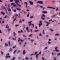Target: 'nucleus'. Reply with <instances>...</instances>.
I'll return each instance as SVG.
<instances>
[{"label":"nucleus","instance_id":"nucleus-1","mask_svg":"<svg viewBox=\"0 0 60 60\" xmlns=\"http://www.w3.org/2000/svg\"><path fill=\"white\" fill-rule=\"evenodd\" d=\"M15 2L16 4H17V5H18V6H19V7H21V5H19V4H18V2H19V0H15Z\"/></svg>","mask_w":60,"mask_h":60},{"label":"nucleus","instance_id":"nucleus-2","mask_svg":"<svg viewBox=\"0 0 60 60\" xmlns=\"http://www.w3.org/2000/svg\"><path fill=\"white\" fill-rule=\"evenodd\" d=\"M43 17H44V18H45L46 17L45 16V15H44L43 14L41 16V19H42V20H44V19H45L43 18Z\"/></svg>","mask_w":60,"mask_h":60},{"label":"nucleus","instance_id":"nucleus-3","mask_svg":"<svg viewBox=\"0 0 60 60\" xmlns=\"http://www.w3.org/2000/svg\"><path fill=\"white\" fill-rule=\"evenodd\" d=\"M37 3H39V4H44L43 3V1H39L37 2Z\"/></svg>","mask_w":60,"mask_h":60},{"label":"nucleus","instance_id":"nucleus-4","mask_svg":"<svg viewBox=\"0 0 60 60\" xmlns=\"http://www.w3.org/2000/svg\"><path fill=\"white\" fill-rule=\"evenodd\" d=\"M47 8H49V9H53L54 10H55V8H53L52 7H47Z\"/></svg>","mask_w":60,"mask_h":60},{"label":"nucleus","instance_id":"nucleus-5","mask_svg":"<svg viewBox=\"0 0 60 60\" xmlns=\"http://www.w3.org/2000/svg\"><path fill=\"white\" fill-rule=\"evenodd\" d=\"M23 3L24 4H26V8H27V4H28L27 3V2H24Z\"/></svg>","mask_w":60,"mask_h":60},{"label":"nucleus","instance_id":"nucleus-6","mask_svg":"<svg viewBox=\"0 0 60 60\" xmlns=\"http://www.w3.org/2000/svg\"><path fill=\"white\" fill-rule=\"evenodd\" d=\"M29 2L30 4L31 5H32V4H33V2H32V1H30L29 0Z\"/></svg>","mask_w":60,"mask_h":60},{"label":"nucleus","instance_id":"nucleus-7","mask_svg":"<svg viewBox=\"0 0 60 60\" xmlns=\"http://www.w3.org/2000/svg\"><path fill=\"white\" fill-rule=\"evenodd\" d=\"M23 55H25V54L26 53V51H25V50H24L23 51Z\"/></svg>","mask_w":60,"mask_h":60},{"label":"nucleus","instance_id":"nucleus-8","mask_svg":"<svg viewBox=\"0 0 60 60\" xmlns=\"http://www.w3.org/2000/svg\"><path fill=\"white\" fill-rule=\"evenodd\" d=\"M42 13H47V11H43L42 12Z\"/></svg>","mask_w":60,"mask_h":60},{"label":"nucleus","instance_id":"nucleus-9","mask_svg":"<svg viewBox=\"0 0 60 60\" xmlns=\"http://www.w3.org/2000/svg\"><path fill=\"white\" fill-rule=\"evenodd\" d=\"M38 25L39 27H41V26H42V23H39Z\"/></svg>","mask_w":60,"mask_h":60},{"label":"nucleus","instance_id":"nucleus-10","mask_svg":"<svg viewBox=\"0 0 60 60\" xmlns=\"http://www.w3.org/2000/svg\"><path fill=\"white\" fill-rule=\"evenodd\" d=\"M38 55H39V54H37L35 56L36 58H37V59H38V58L37 57Z\"/></svg>","mask_w":60,"mask_h":60},{"label":"nucleus","instance_id":"nucleus-11","mask_svg":"<svg viewBox=\"0 0 60 60\" xmlns=\"http://www.w3.org/2000/svg\"><path fill=\"white\" fill-rule=\"evenodd\" d=\"M1 14H3V15H4L5 14V13H4V12L2 11L1 12Z\"/></svg>","mask_w":60,"mask_h":60},{"label":"nucleus","instance_id":"nucleus-12","mask_svg":"<svg viewBox=\"0 0 60 60\" xmlns=\"http://www.w3.org/2000/svg\"><path fill=\"white\" fill-rule=\"evenodd\" d=\"M13 34H14V36H16V33L15 32H13Z\"/></svg>","mask_w":60,"mask_h":60},{"label":"nucleus","instance_id":"nucleus-13","mask_svg":"<svg viewBox=\"0 0 60 60\" xmlns=\"http://www.w3.org/2000/svg\"><path fill=\"white\" fill-rule=\"evenodd\" d=\"M8 42L9 46H10L11 44L10 43V41H8Z\"/></svg>","mask_w":60,"mask_h":60},{"label":"nucleus","instance_id":"nucleus-14","mask_svg":"<svg viewBox=\"0 0 60 60\" xmlns=\"http://www.w3.org/2000/svg\"><path fill=\"white\" fill-rule=\"evenodd\" d=\"M16 10H19V11H20V10H21V9L17 8Z\"/></svg>","mask_w":60,"mask_h":60},{"label":"nucleus","instance_id":"nucleus-15","mask_svg":"<svg viewBox=\"0 0 60 60\" xmlns=\"http://www.w3.org/2000/svg\"><path fill=\"white\" fill-rule=\"evenodd\" d=\"M57 56H59V55H60V52H59V53H58L57 54Z\"/></svg>","mask_w":60,"mask_h":60},{"label":"nucleus","instance_id":"nucleus-16","mask_svg":"<svg viewBox=\"0 0 60 60\" xmlns=\"http://www.w3.org/2000/svg\"><path fill=\"white\" fill-rule=\"evenodd\" d=\"M44 23H46V24L49 23V22H47V21H44Z\"/></svg>","mask_w":60,"mask_h":60},{"label":"nucleus","instance_id":"nucleus-17","mask_svg":"<svg viewBox=\"0 0 60 60\" xmlns=\"http://www.w3.org/2000/svg\"><path fill=\"white\" fill-rule=\"evenodd\" d=\"M55 50V51H56V52H59V50H58L57 49H56V50Z\"/></svg>","mask_w":60,"mask_h":60},{"label":"nucleus","instance_id":"nucleus-18","mask_svg":"<svg viewBox=\"0 0 60 60\" xmlns=\"http://www.w3.org/2000/svg\"><path fill=\"white\" fill-rule=\"evenodd\" d=\"M12 49L11 48L10 49H9V52H10L11 51H12Z\"/></svg>","mask_w":60,"mask_h":60},{"label":"nucleus","instance_id":"nucleus-19","mask_svg":"<svg viewBox=\"0 0 60 60\" xmlns=\"http://www.w3.org/2000/svg\"><path fill=\"white\" fill-rule=\"evenodd\" d=\"M37 53H38V52H35L34 55H36V54H37Z\"/></svg>","mask_w":60,"mask_h":60},{"label":"nucleus","instance_id":"nucleus-20","mask_svg":"<svg viewBox=\"0 0 60 60\" xmlns=\"http://www.w3.org/2000/svg\"><path fill=\"white\" fill-rule=\"evenodd\" d=\"M29 58H28V57H26L25 59H26V60H28Z\"/></svg>","mask_w":60,"mask_h":60},{"label":"nucleus","instance_id":"nucleus-21","mask_svg":"<svg viewBox=\"0 0 60 60\" xmlns=\"http://www.w3.org/2000/svg\"><path fill=\"white\" fill-rule=\"evenodd\" d=\"M47 24L46 25V26H49V24H50V23L48 22V23H47Z\"/></svg>","mask_w":60,"mask_h":60},{"label":"nucleus","instance_id":"nucleus-22","mask_svg":"<svg viewBox=\"0 0 60 60\" xmlns=\"http://www.w3.org/2000/svg\"><path fill=\"white\" fill-rule=\"evenodd\" d=\"M8 11H11V9L9 8L8 9Z\"/></svg>","mask_w":60,"mask_h":60},{"label":"nucleus","instance_id":"nucleus-23","mask_svg":"<svg viewBox=\"0 0 60 60\" xmlns=\"http://www.w3.org/2000/svg\"><path fill=\"white\" fill-rule=\"evenodd\" d=\"M39 31V30H34V32H38V31Z\"/></svg>","mask_w":60,"mask_h":60},{"label":"nucleus","instance_id":"nucleus-24","mask_svg":"<svg viewBox=\"0 0 60 60\" xmlns=\"http://www.w3.org/2000/svg\"><path fill=\"white\" fill-rule=\"evenodd\" d=\"M59 35V34H55V36H56V35Z\"/></svg>","mask_w":60,"mask_h":60},{"label":"nucleus","instance_id":"nucleus-25","mask_svg":"<svg viewBox=\"0 0 60 60\" xmlns=\"http://www.w3.org/2000/svg\"><path fill=\"white\" fill-rule=\"evenodd\" d=\"M33 18H34V16H30V19H33Z\"/></svg>","mask_w":60,"mask_h":60},{"label":"nucleus","instance_id":"nucleus-26","mask_svg":"<svg viewBox=\"0 0 60 60\" xmlns=\"http://www.w3.org/2000/svg\"><path fill=\"white\" fill-rule=\"evenodd\" d=\"M5 46H8V45L7 44V43L5 44Z\"/></svg>","mask_w":60,"mask_h":60},{"label":"nucleus","instance_id":"nucleus-27","mask_svg":"<svg viewBox=\"0 0 60 60\" xmlns=\"http://www.w3.org/2000/svg\"><path fill=\"white\" fill-rule=\"evenodd\" d=\"M19 52H20V50H19L18 51L16 52V53H17H17H19Z\"/></svg>","mask_w":60,"mask_h":60},{"label":"nucleus","instance_id":"nucleus-28","mask_svg":"<svg viewBox=\"0 0 60 60\" xmlns=\"http://www.w3.org/2000/svg\"><path fill=\"white\" fill-rule=\"evenodd\" d=\"M15 59V57H13L12 59L11 60H14V59Z\"/></svg>","mask_w":60,"mask_h":60},{"label":"nucleus","instance_id":"nucleus-29","mask_svg":"<svg viewBox=\"0 0 60 60\" xmlns=\"http://www.w3.org/2000/svg\"><path fill=\"white\" fill-rule=\"evenodd\" d=\"M49 29L50 30H51V32H53V31H54V30H53L52 29H51L50 28Z\"/></svg>","mask_w":60,"mask_h":60},{"label":"nucleus","instance_id":"nucleus-30","mask_svg":"<svg viewBox=\"0 0 60 60\" xmlns=\"http://www.w3.org/2000/svg\"><path fill=\"white\" fill-rule=\"evenodd\" d=\"M31 25H32V26H33L32 27L33 28V27H34V24H31Z\"/></svg>","mask_w":60,"mask_h":60},{"label":"nucleus","instance_id":"nucleus-31","mask_svg":"<svg viewBox=\"0 0 60 60\" xmlns=\"http://www.w3.org/2000/svg\"><path fill=\"white\" fill-rule=\"evenodd\" d=\"M58 48L57 47H56L55 48V50H56Z\"/></svg>","mask_w":60,"mask_h":60},{"label":"nucleus","instance_id":"nucleus-32","mask_svg":"<svg viewBox=\"0 0 60 60\" xmlns=\"http://www.w3.org/2000/svg\"><path fill=\"white\" fill-rule=\"evenodd\" d=\"M17 50H15V51L13 52V54H14L15 53V52H16L17 51Z\"/></svg>","mask_w":60,"mask_h":60},{"label":"nucleus","instance_id":"nucleus-33","mask_svg":"<svg viewBox=\"0 0 60 60\" xmlns=\"http://www.w3.org/2000/svg\"><path fill=\"white\" fill-rule=\"evenodd\" d=\"M28 30V27H26V30Z\"/></svg>","mask_w":60,"mask_h":60},{"label":"nucleus","instance_id":"nucleus-34","mask_svg":"<svg viewBox=\"0 0 60 60\" xmlns=\"http://www.w3.org/2000/svg\"><path fill=\"white\" fill-rule=\"evenodd\" d=\"M17 11L16 10L14 9V12H16Z\"/></svg>","mask_w":60,"mask_h":60},{"label":"nucleus","instance_id":"nucleus-35","mask_svg":"<svg viewBox=\"0 0 60 60\" xmlns=\"http://www.w3.org/2000/svg\"><path fill=\"white\" fill-rule=\"evenodd\" d=\"M54 16H51V18H54L56 16V15H54Z\"/></svg>","mask_w":60,"mask_h":60},{"label":"nucleus","instance_id":"nucleus-36","mask_svg":"<svg viewBox=\"0 0 60 60\" xmlns=\"http://www.w3.org/2000/svg\"><path fill=\"white\" fill-rule=\"evenodd\" d=\"M27 31L28 33H29V32H30V31H29V29L27 30Z\"/></svg>","mask_w":60,"mask_h":60},{"label":"nucleus","instance_id":"nucleus-37","mask_svg":"<svg viewBox=\"0 0 60 60\" xmlns=\"http://www.w3.org/2000/svg\"><path fill=\"white\" fill-rule=\"evenodd\" d=\"M19 16H18V18H20V14H19Z\"/></svg>","mask_w":60,"mask_h":60},{"label":"nucleus","instance_id":"nucleus-38","mask_svg":"<svg viewBox=\"0 0 60 60\" xmlns=\"http://www.w3.org/2000/svg\"><path fill=\"white\" fill-rule=\"evenodd\" d=\"M10 30H11V28L9 29L8 30V31H10Z\"/></svg>","mask_w":60,"mask_h":60},{"label":"nucleus","instance_id":"nucleus-39","mask_svg":"<svg viewBox=\"0 0 60 60\" xmlns=\"http://www.w3.org/2000/svg\"><path fill=\"white\" fill-rule=\"evenodd\" d=\"M19 24H18V25H15V26H16V27H17V26H19Z\"/></svg>","mask_w":60,"mask_h":60},{"label":"nucleus","instance_id":"nucleus-40","mask_svg":"<svg viewBox=\"0 0 60 60\" xmlns=\"http://www.w3.org/2000/svg\"><path fill=\"white\" fill-rule=\"evenodd\" d=\"M20 41H21L22 42H23V41H24V40H21L20 39Z\"/></svg>","mask_w":60,"mask_h":60},{"label":"nucleus","instance_id":"nucleus-41","mask_svg":"<svg viewBox=\"0 0 60 60\" xmlns=\"http://www.w3.org/2000/svg\"><path fill=\"white\" fill-rule=\"evenodd\" d=\"M3 23H4V21L3 20L2 21Z\"/></svg>","mask_w":60,"mask_h":60},{"label":"nucleus","instance_id":"nucleus-42","mask_svg":"<svg viewBox=\"0 0 60 60\" xmlns=\"http://www.w3.org/2000/svg\"><path fill=\"white\" fill-rule=\"evenodd\" d=\"M9 27V26H6V28H8Z\"/></svg>","mask_w":60,"mask_h":60},{"label":"nucleus","instance_id":"nucleus-43","mask_svg":"<svg viewBox=\"0 0 60 60\" xmlns=\"http://www.w3.org/2000/svg\"><path fill=\"white\" fill-rule=\"evenodd\" d=\"M1 53L2 55H4V53H3V52L2 51L1 52Z\"/></svg>","mask_w":60,"mask_h":60},{"label":"nucleus","instance_id":"nucleus-44","mask_svg":"<svg viewBox=\"0 0 60 60\" xmlns=\"http://www.w3.org/2000/svg\"><path fill=\"white\" fill-rule=\"evenodd\" d=\"M47 48H48L47 46V47H46L45 48V50L46 49H47Z\"/></svg>","mask_w":60,"mask_h":60},{"label":"nucleus","instance_id":"nucleus-45","mask_svg":"<svg viewBox=\"0 0 60 60\" xmlns=\"http://www.w3.org/2000/svg\"><path fill=\"white\" fill-rule=\"evenodd\" d=\"M39 23H42V21H40L39 22Z\"/></svg>","mask_w":60,"mask_h":60},{"label":"nucleus","instance_id":"nucleus-46","mask_svg":"<svg viewBox=\"0 0 60 60\" xmlns=\"http://www.w3.org/2000/svg\"><path fill=\"white\" fill-rule=\"evenodd\" d=\"M32 22V21H30V22H28V23H31Z\"/></svg>","mask_w":60,"mask_h":60},{"label":"nucleus","instance_id":"nucleus-47","mask_svg":"<svg viewBox=\"0 0 60 60\" xmlns=\"http://www.w3.org/2000/svg\"><path fill=\"white\" fill-rule=\"evenodd\" d=\"M48 44H50V42L49 41H48Z\"/></svg>","mask_w":60,"mask_h":60},{"label":"nucleus","instance_id":"nucleus-48","mask_svg":"<svg viewBox=\"0 0 60 60\" xmlns=\"http://www.w3.org/2000/svg\"><path fill=\"white\" fill-rule=\"evenodd\" d=\"M29 14H28L27 15V17H29Z\"/></svg>","mask_w":60,"mask_h":60},{"label":"nucleus","instance_id":"nucleus-49","mask_svg":"<svg viewBox=\"0 0 60 60\" xmlns=\"http://www.w3.org/2000/svg\"><path fill=\"white\" fill-rule=\"evenodd\" d=\"M16 46L15 45V46H14L13 47V49H14V48H15V47H16Z\"/></svg>","mask_w":60,"mask_h":60},{"label":"nucleus","instance_id":"nucleus-50","mask_svg":"<svg viewBox=\"0 0 60 60\" xmlns=\"http://www.w3.org/2000/svg\"><path fill=\"white\" fill-rule=\"evenodd\" d=\"M16 20V18L14 19L13 20V21H15Z\"/></svg>","mask_w":60,"mask_h":60},{"label":"nucleus","instance_id":"nucleus-51","mask_svg":"<svg viewBox=\"0 0 60 60\" xmlns=\"http://www.w3.org/2000/svg\"><path fill=\"white\" fill-rule=\"evenodd\" d=\"M18 15H16V14H15V16H18Z\"/></svg>","mask_w":60,"mask_h":60},{"label":"nucleus","instance_id":"nucleus-52","mask_svg":"<svg viewBox=\"0 0 60 60\" xmlns=\"http://www.w3.org/2000/svg\"><path fill=\"white\" fill-rule=\"evenodd\" d=\"M13 6L14 7H15V6H16V5H15V4H13Z\"/></svg>","mask_w":60,"mask_h":60},{"label":"nucleus","instance_id":"nucleus-53","mask_svg":"<svg viewBox=\"0 0 60 60\" xmlns=\"http://www.w3.org/2000/svg\"><path fill=\"white\" fill-rule=\"evenodd\" d=\"M46 36L47 37H47H49V35H46Z\"/></svg>","mask_w":60,"mask_h":60},{"label":"nucleus","instance_id":"nucleus-54","mask_svg":"<svg viewBox=\"0 0 60 60\" xmlns=\"http://www.w3.org/2000/svg\"><path fill=\"white\" fill-rule=\"evenodd\" d=\"M12 39L13 40H14V41H16V39H14V38H12Z\"/></svg>","mask_w":60,"mask_h":60},{"label":"nucleus","instance_id":"nucleus-55","mask_svg":"<svg viewBox=\"0 0 60 60\" xmlns=\"http://www.w3.org/2000/svg\"><path fill=\"white\" fill-rule=\"evenodd\" d=\"M19 22L20 23H22V21H21V20H20L19 21Z\"/></svg>","mask_w":60,"mask_h":60},{"label":"nucleus","instance_id":"nucleus-56","mask_svg":"<svg viewBox=\"0 0 60 60\" xmlns=\"http://www.w3.org/2000/svg\"><path fill=\"white\" fill-rule=\"evenodd\" d=\"M8 55H9V53H8L7 54H6V56H7Z\"/></svg>","mask_w":60,"mask_h":60},{"label":"nucleus","instance_id":"nucleus-57","mask_svg":"<svg viewBox=\"0 0 60 60\" xmlns=\"http://www.w3.org/2000/svg\"><path fill=\"white\" fill-rule=\"evenodd\" d=\"M8 7H10V4H8Z\"/></svg>","mask_w":60,"mask_h":60},{"label":"nucleus","instance_id":"nucleus-58","mask_svg":"<svg viewBox=\"0 0 60 60\" xmlns=\"http://www.w3.org/2000/svg\"><path fill=\"white\" fill-rule=\"evenodd\" d=\"M7 59L8 57V56H6L5 57Z\"/></svg>","mask_w":60,"mask_h":60},{"label":"nucleus","instance_id":"nucleus-59","mask_svg":"<svg viewBox=\"0 0 60 60\" xmlns=\"http://www.w3.org/2000/svg\"><path fill=\"white\" fill-rule=\"evenodd\" d=\"M42 60H44L45 59L43 57H42Z\"/></svg>","mask_w":60,"mask_h":60},{"label":"nucleus","instance_id":"nucleus-60","mask_svg":"<svg viewBox=\"0 0 60 60\" xmlns=\"http://www.w3.org/2000/svg\"><path fill=\"white\" fill-rule=\"evenodd\" d=\"M32 34H30V35L29 36V37H31V36H32Z\"/></svg>","mask_w":60,"mask_h":60},{"label":"nucleus","instance_id":"nucleus-61","mask_svg":"<svg viewBox=\"0 0 60 60\" xmlns=\"http://www.w3.org/2000/svg\"><path fill=\"white\" fill-rule=\"evenodd\" d=\"M32 55H34V54H30V56H32Z\"/></svg>","mask_w":60,"mask_h":60},{"label":"nucleus","instance_id":"nucleus-62","mask_svg":"<svg viewBox=\"0 0 60 60\" xmlns=\"http://www.w3.org/2000/svg\"><path fill=\"white\" fill-rule=\"evenodd\" d=\"M41 35H42L40 33L39 34V36H41Z\"/></svg>","mask_w":60,"mask_h":60},{"label":"nucleus","instance_id":"nucleus-63","mask_svg":"<svg viewBox=\"0 0 60 60\" xmlns=\"http://www.w3.org/2000/svg\"><path fill=\"white\" fill-rule=\"evenodd\" d=\"M39 55H41V51H40L39 52Z\"/></svg>","mask_w":60,"mask_h":60},{"label":"nucleus","instance_id":"nucleus-64","mask_svg":"<svg viewBox=\"0 0 60 60\" xmlns=\"http://www.w3.org/2000/svg\"><path fill=\"white\" fill-rule=\"evenodd\" d=\"M40 7L41 8H43V6H41Z\"/></svg>","mask_w":60,"mask_h":60}]
</instances>
